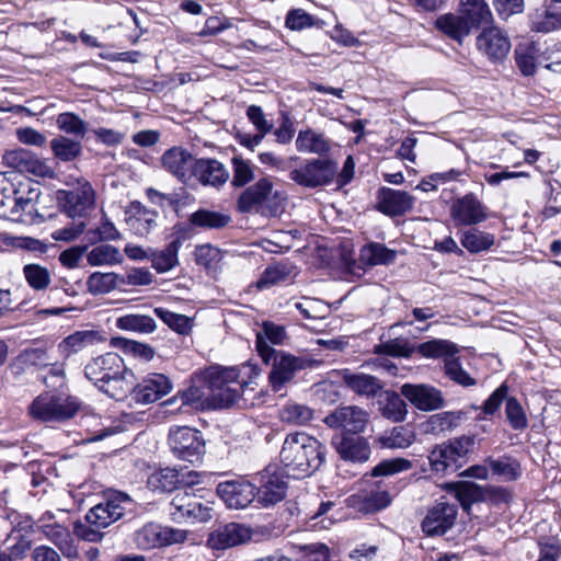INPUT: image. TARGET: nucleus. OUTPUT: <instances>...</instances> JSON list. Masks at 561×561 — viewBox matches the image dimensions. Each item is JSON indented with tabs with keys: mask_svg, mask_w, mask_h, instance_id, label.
I'll return each mask as SVG.
<instances>
[{
	"mask_svg": "<svg viewBox=\"0 0 561 561\" xmlns=\"http://www.w3.org/2000/svg\"><path fill=\"white\" fill-rule=\"evenodd\" d=\"M85 377L108 397L122 400L134 390V374L114 352L96 356L84 367Z\"/></svg>",
	"mask_w": 561,
	"mask_h": 561,
	"instance_id": "obj_1",
	"label": "nucleus"
},
{
	"mask_svg": "<svg viewBox=\"0 0 561 561\" xmlns=\"http://www.w3.org/2000/svg\"><path fill=\"white\" fill-rule=\"evenodd\" d=\"M134 502L131 497L123 492L114 491L107 493L103 500L94 505L85 514V523L75 524V535L89 542H100L104 534L102 529L107 528L131 511Z\"/></svg>",
	"mask_w": 561,
	"mask_h": 561,
	"instance_id": "obj_2",
	"label": "nucleus"
},
{
	"mask_svg": "<svg viewBox=\"0 0 561 561\" xmlns=\"http://www.w3.org/2000/svg\"><path fill=\"white\" fill-rule=\"evenodd\" d=\"M279 458L294 477H308L324 462L325 447L309 434L295 432L286 436Z\"/></svg>",
	"mask_w": 561,
	"mask_h": 561,
	"instance_id": "obj_3",
	"label": "nucleus"
},
{
	"mask_svg": "<svg viewBox=\"0 0 561 561\" xmlns=\"http://www.w3.org/2000/svg\"><path fill=\"white\" fill-rule=\"evenodd\" d=\"M474 445V436L461 435L436 444L428 453L430 469L437 476L455 473L467 462Z\"/></svg>",
	"mask_w": 561,
	"mask_h": 561,
	"instance_id": "obj_4",
	"label": "nucleus"
},
{
	"mask_svg": "<svg viewBox=\"0 0 561 561\" xmlns=\"http://www.w3.org/2000/svg\"><path fill=\"white\" fill-rule=\"evenodd\" d=\"M286 196L274 191L268 178H262L247 187L237 199V208L241 213H262L276 216L284 210Z\"/></svg>",
	"mask_w": 561,
	"mask_h": 561,
	"instance_id": "obj_5",
	"label": "nucleus"
},
{
	"mask_svg": "<svg viewBox=\"0 0 561 561\" xmlns=\"http://www.w3.org/2000/svg\"><path fill=\"white\" fill-rule=\"evenodd\" d=\"M80 409L81 402L73 396L44 392L33 400L28 412L42 422H62L73 417Z\"/></svg>",
	"mask_w": 561,
	"mask_h": 561,
	"instance_id": "obj_6",
	"label": "nucleus"
},
{
	"mask_svg": "<svg viewBox=\"0 0 561 561\" xmlns=\"http://www.w3.org/2000/svg\"><path fill=\"white\" fill-rule=\"evenodd\" d=\"M168 443L174 457L183 461L196 463L205 454V442L201 432L188 426L172 427Z\"/></svg>",
	"mask_w": 561,
	"mask_h": 561,
	"instance_id": "obj_7",
	"label": "nucleus"
},
{
	"mask_svg": "<svg viewBox=\"0 0 561 561\" xmlns=\"http://www.w3.org/2000/svg\"><path fill=\"white\" fill-rule=\"evenodd\" d=\"M337 171V164L329 159H311L289 173L291 181L304 187L314 188L330 184Z\"/></svg>",
	"mask_w": 561,
	"mask_h": 561,
	"instance_id": "obj_8",
	"label": "nucleus"
},
{
	"mask_svg": "<svg viewBox=\"0 0 561 561\" xmlns=\"http://www.w3.org/2000/svg\"><path fill=\"white\" fill-rule=\"evenodd\" d=\"M213 508L196 500L187 490L179 491L170 502L169 514L175 523H205L213 517Z\"/></svg>",
	"mask_w": 561,
	"mask_h": 561,
	"instance_id": "obj_9",
	"label": "nucleus"
},
{
	"mask_svg": "<svg viewBox=\"0 0 561 561\" xmlns=\"http://www.w3.org/2000/svg\"><path fill=\"white\" fill-rule=\"evenodd\" d=\"M311 364L312 360L302 356H295L283 351L274 353L268 364L272 366L268 375L272 390L280 391L286 383L294 379L297 371L311 367Z\"/></svg>",
	"mask_w": 561,
	"mask_h": 561,
	"instance_id": "obj_10",
	"label": "nucleus"
},
{
	"mask_svg": "<svg viewBox=\"0 0 561 561\" xmlns=\"http://www.w3.org/2000/svg\"><path fill=\"white\" fill-rule=\"evenodd\" d=\"M186 538L187 531L185 530L163 527L153 523L146 524L134 535L136 546L142 550L183 542Z\"/></svg>",
	"mask_w": 561,
	"mask_h": 561,
	"instance_id": "obj_11",
	"label": "nucleus"
},
{
	"mask_svg": "<svg viewBox=\"0 0 561 561\" xmlns=\"http://www.w3.org/2000/svg\"><path fill=\"white\" fill-rule=\"evenodd\" d=\"M324 423L331 428H340L345 434H360L369 423V413L357 405L336 408L324 417Z\"/></svg>",
	"mask_w": 561,
	"mask_h": 561,
	"instance_id": "obj_12",
	"label": "nucleus"
},
{
	"mask_svg": "<svg viewBox=\"0 0 561 561\" xmlns=\"http://www.w3.org/2000/svg\"><path fill=\"white\" fill-rule=\"evenodd\" d=\"M2 162L5 167L20 173H28L42 178H50L53 175L51 168L45 161L24 148L7 150L2 156Z\"/></svg>",
	"mask_w": 561,
	"mask_h": 561,
	"instance_id": "obj_13",
	"label": "nucleus"
},
{
	"mask_svg": "<svg viewBox=\"0 0 561 561\" xmlns=\"http://www.w3.org/2000/svg\"><path fill=\"white\" fill-rule=\"evenodd\" d=\"M196 159L187 149L172 147L161 156L160 160L164 171L183 184H192Z\"/></svg>",
	"mask_w": 561,
	"mask_h": 561,
	"instance_id": "obj_14",
	"label": "nucleus"
},
{
	"mask_svg": "<svg viewBox=\"0 0 561 561\" xmlns=\"http://www.w3.org/2000/svg\"><path fill=\"white\" fill-rule=\"evenodd\" d=\"M477 48L490 60H503L511 50V41L505 31L491 25L482 30L477 37Z\"/></svg>",
	"mask_w": 561,
	"mask_h": 561,
	"instance_id": "obj_15",
	"label": "nucleus"
},
{
	"mask_svg": "<svg viewBox=\"0 0 561 561\" xmlns=\"http://www.w3.org/2000/svg\"><path fill=\"white\" fill-rule=\"evenodd\" d=\"M216 491L227 507L233 510L245 508L256 496V486L243 479L221 482Z\"/></svg>",
	"mask_w": 561,
	"mask_h": 561,
	"instance_id": "obj_16",
	"label": "nucleus"
},
{
	"mask_svg": "<svg viewBox=\"0 0 561 561\" xmlns=\"http://www.w3.org/2000/svg\"><path fill=\"white\" fill-rule=\"evenodd\" d=\"M332 445L341 459L353 463L366 462L371 454L367 438L358 434L348 435L341 433L335 435Z\"/></svg>",
	"mask_w": 561,
	"mask_h": 561,
	"instance_id": "obj_17",
	"label": "nucleus"
},
{
	"mask_svg": "<svg viewBox=\"0 0 561 561\" xmlns=\"http://www.w3.org/2000/svg\"><path fill=\"white\" fill-rule=\"evenodd\" d=\"M450 217L458 226H471L488 218L486 207L472 193L457 198L450 208Z\"/></svg>",
	"mask_w": 561,
	"mask_h": 561,
	"instance_id": "obj_18",
	"label": "nucleus"
},
{
	"mask_svg": "<svg viewBox=\"0 0 561 561\" xmlns=\"http://www.w3.org/2000/svg\"><path fill=\"white\" fill-rule=\"evenodd\" d=\"M400 390L401 394L421 411H434L445 405L442 391L433 386L404 383Z\"/></svg>",
	"mask_w": 561,
	"mask_h": 561,
	"instance_id": "obj_19",
	"label": "nucleus"
},
{
	"mask_svg": "<svg viewBox=\"0 0 561 561\" xmlns=\"http://www.w3.org/2000/svg\"><path fill=\"white\" fill-rule=\"evenodd\" d=\"M456 516L455 505L439 501L428 510L422 522V530L427 536L444 535L454 525Z\"/></svg>",
	"mask_w": 561,
	"mask_h": 561,
	"instance_id": "obj_20",
	"label": "nucleus"
},
{
	"mask_svg": "<svg viewBox=\"0 0 561 561\" xmlns=\"http://www.w3.org/2000/svg\"><path fill=\"white\" fill-rule=\"evenodd\" d=\"M62 194L64 210L69 217H82L95 202L94 190L85 180H79L76 188Z\"/></svg>",
	"mask_w": 561,
	"mask_h": 561,
	"instance_id": "obj_21",
	"label": "nucleus"
},
{
	"mask_svg": "<svg viewBox=\"0 0 561 561\" xmlns=\"http://www.w3.org/2000/svg\"><path fill=\"white\" fill-rule=\"evenodd\" d=\"M229 179V172L225 165L213 158L196 159L192 174V183L205 186L219 187Z\"/></svg>",
	"mask_w": 561,
	"mask_h": 561,
	"instance_id": "obj_22",
	"label": "nucleus"
},
{
	"mask_svg": "<svg viewBox=\"0 0 561 561\" xmlns=\"http://www.w3.org/2000/svg\"><path fill=\"white\" fill-rule=\"evenodd\" d=\"M252 537V529L243 524L229 523L210 534L208 545L213 549L224 550L245 543Z\"/></svg>",
	"mask_w": 561,
	"mask_h": 561,
	"instance_id": "obj_23",
	"label": "nucleus"
},
{
	"mask_svg": "<svg viewBox=\"0 0 561 561\" xmlns=\"http://www.w3.org/2000/svg\"><path fill=\"white\" fill-rule=\"evenodd\" d=\"M287 332L283 325L271 321H264L261 330L256 333V351L264 364H270L272 356L277 351L270 344L282 345L287 340Z\"/></svg>",
	"mask_w": 561,
	"mask_h": 561,
	"instance_id": "obj_24",
	"label": "nucleus"
},
{
	"mask_svg": "<svg viewBox=\"0 0 561 561\" xmlns=\"http://www.w3.org/2000/svg\"><path fill=\"white\" fill-rule=\"evenodd\" d=\"M286 494V483L282 477L276 473L275 468H266L260 473V486L256 491L259 501L264 506H270L280 502Z\"/></svg>",
	"mask_w": 561,
	"mask_h": 561,
	"instance_id": "obj_25",
	"label": "nucleus"
},
{
	"mask_svg": "<svg viewBox=\"0 0 561 561\" xmlns=\"http://www.w3.org/2000/svg\"><path fill=\"white\" fill-rule=\"evenodd\" d=\"M172 389V382L163 374H149L135 389V400L142 404L156 402L168 394Z\"/></svg>",
	"mask_w": 561,
	"mask_h": 561,
	"instance_id": "obj_26",
	"label": "nucleus"
},
{
	"mask_svg": "<svg viewBox=\"0 0 561 561\" xmlns=\"http://www.w3.org/2000/svg\"><path fill=\"white\" fill-rule=\"evenodd\" d=\"M295 146L298 152L317 154L320 157L327 156L334 147V142L323 133L312 128L299 130Z\"/></svg>",
	"mask_w": 561,
	"mask_h": 561,
	"instance_id": "obj_27",
	"label": "nucleus"
},
{
	"mask_svg": "<svg viewBox=\"0 0 561 561\" xmlns=\"http://www.w3.org/2000/svg\"><path fill=\"white\" fill-rule=\"evenodd\" d=\"M414 198L404 191L383 187L379 192L378 209L389 216H400L411 210Z\"/></svg>",
	"mask_w": 561,
	"mask_h": 561,
	"instance_id": "obj_28",
	"label": "nucleus"
},
{
	"mask_svg": "<svg viewBox=\"0 0 561 561\" xmlns=\"http://www.w3.org/2000/svg\"><path fill=\"white\" fill-rule=\"evenodd\" d=\"M205 391L196 386L178 392L171 399L162 404L167 408V413H188L204 405Z\"/></svg>",
	"mask_w": 561,
	"mask_h": 561,
	"instance_id": "obj_29",
	"label": "nucleus"
},
{
	"mask_svg": "<svg viewBox=\"0 0 561 561\" xmlns=\"http://www.w3.org/2000/svg\"><path fill=\"white\" fill-rule=\"evenodd\" d=\"M463 417L461 411H445L430 415L420 424L421 432L425 435L438 436L454 431Z\"/></svg>",
	"mask_w": 561,
	"mask_h": 561,
	"instance_id": "obj_30",
	"label": "nucleus"
},
{
	"mask_svg": "<svg viewBox=\"0 0 561 561\" xmlns=\"http://www.w3.org/2000/svg\"><path fill=\"white\" fill-rule=\"evenodd\" d=\"M127 213V226L138 237L148 236L157 226L158 213L147 209L139 203L131 204Z\"/></svg>",
	"mask_w": 561,
	"mask_h": 561,
	"instance_id": "obj_31",
	"label": "nucleus"
},
{
	"mask_svg": "<svg viewBox=\"0 0 561 561\" xmlns=\"http://www.w3.org/2000/svg\"><path fill=\"white\" fill-rule=\"evenodd\" d=\"M102 341L99 332L93 330L76 331L66 336L58 344V352L64 358H69L84 348L95 345Z\"/></svg>",
	"mask_w": 561,
	"mask_h": 561,
	"instance_id": "obj_32",
	"label": "nucleus"
},
{
	"mask_svg": "<svg viewBox=\"0 0 561 561\" xmlns=\"http://www.w3.org/2000/svg\"><path fill=\"white\" fill-rule=\"evenodd\" d=\"M460 13L471 30L493 22V13L485 0L461 1Z\"/></svg>",
	"mask_w": 561,
	"mask_h": 561,
	"instance_id": "obj_33",
	"label": "nucleus"
},
{
	"mask_svg": "<svg viewBox=\"0 0 561 561\" xmlns=\"http://www.w3.org/2000/svg\"><path fill=\"white\" fill-rule=\"evenodd\" d=\"M448 490L454 492L455 497L466 512H469L472 504L485 501V488L473 482L450 483Z\"/></svg>",
	"mask_w": 561,
	"mask_h": 561,
	"instance_id": "obj_34",
	"label": "nucleus"
},
{
	"mask_svg": "<svg viewBox=\"0 0 561 561\" xmlns=\"http://www.w3.org/2000/svg\"><path fill=\"white\" fill-rule=\"evenodd\" d=\"M435 26L443 34L448 36L449 38L461 43L462 39L468 36L471 32V28L465 21L461 13H446L438 16L435 21Z\"/></svg>",
	"mask_w": 561,
	"mask_h": 561,
	"instance_id": "obj_35",
	"label": "nucleus"
},
{
	"mask_svg": "<svg viewBox=\"0 0 561 561\" xmlns=\"http://www.w3.org/2000/svg\"><path fill=\"white\" fill-rule=\"evenodd\" d=\"M37 531L55 543L67 558L77 557V549L71 543L70 533L64 525L58 522L50 525H42Z\"/></svg>",
	"mask_w": 561,
	"mask_h": 561,
	"instance_id": "obj_36",
	"label": "nucleus"
},
{
	"mask_svg": "<svg viewBox=\"0 0 561 561\" xmlns=\"http://www.w3.org/2000/svg\"><path fill=\"white\" fill-rule=\"evenodd\" d=\"M343 381L348 388L360 396L374 397L382 388L380 381L370 375L363 373H344Z\"/></svg>",
	"mask_w": 561,
	"mask_h": 561,
	"instance_id": "obj_37",
	"label": "nucleus"
},
{
	"mask_svg": "<svg viewBox=\"0 0 561 561\" xmlns=\"http://www.w3.org/2000/svg\"><path fill=\"white\" fill-rule=\"evenodd\" d=\"M458 351V346L455 343L443 339H434L423 342L415 347V352L422 357L433 359L443 358L444 362L446 358L455 356Z\"/></svg>",
	"mask_w": 561,
	"mask_h": 561,
	"instance_id": "obj_38",
	"label": "nucleus"
},
{
	"mask_svg": "<svg viewBox=\"0 0 561 561\" xmlns=\"http://www.w3.org/2000/svg\"><path fill=\"white\" fill-rule=\"evenodd\" d=\"M115 325L119 330L142 334L152 333L157 329V324L153 318L146 314L136 313L118 317L115 321Z\"/></svg>",
	"mask_w": 561,
	"mask_h": 561,
	"instance_id": "obj_39",
	"label": "nucleus"
},
{
	"mask_svg": "<svg viewBox=\"0 0 561 561\" xmlns=\"http://www.w3.org/2000/svg\"><path fill=\"white\" fill-rule=\"evenodd\" d=\"M359 259L364 264L370 266L390 264L396 259V251L381 243L371 242L360 249Z\"/></svg>",
	"mask_w": 561,
	"mask_h": 561,
	"instance_id": "obj_40",
	"label": "nucleus"
},
{
	"mask_svg": "<svg viewBox=\"0 0 561 561\" xmlns=\"http://www.w3.org/2000/svg\"><path fill=\"white\" fill-rule=\"evenodd\" d=\"M118 287L119 274L114 272H94L87 279V289L92 295L107 294Z\"/></svg>",
	"mask_w": 561,
	"mask_h": 561,
	"instance_id": "obj_41",
	"label": "nucleus"
},
{
	"mask_svg": "<svg viewBox=\"0 0 561 561\" xmlns=\"http://www.w3.org/2000/svg\"><path fill=\"white\" fill-rule=\"evenodd\" d=\"M122 261L119 250L111 244L96 245L87 254V262L91 266L115 265Z\"/></svg>",
	"mask_w": 561,
	"mask_h": 561,
	"instance_id": "obj_42",
	"label": "nucleus"
},
{
	"mask_svg": "<svg viewBox=\"0 0 561 561\" xmlns=\"http://www.w3.org/2000/svg\"><path fill=\"white\" fill-rule=\"evenodd\" d=\"M181 248V241L179 239L170 242L167 248L159 252H153L150 256L152 267L158 273H165L178 265V253Z\"/></svg>",
	"mask_w": 561,
	"mask_h": 561,
	"instance_id": "obj_43",
	"label": "nucleus"
},
{
	"mask_svg": "<svg viewBox=\"0 0 561 561\" xmlns=\"http://www.w3.org/2000/svg\"><path fill=\"white\" fill-rule=\"evenodd\" d=\"M494 234L478 229H469L460 238L462 247L470 253L485 251L494 244Z\"/></svg>",
	"mask_w": 561,
	"mask_h": 561,
	"instance_id": "obj_44",
	"label": "nucleus"
},
{
	"mask_svg": "<svg viewBox=\"0 0 561 561\" xmlns=\"http://www.w3.org/2000/svg\"><path fill=\"white\" fill-rule=\"evenodd\" d=\"M50 148L54 156L61 161H72L82 152L80 140H75L66 136H57L50 141Z\"/></svg>",
	"mask_w": 561,
	"mask_h": 561,
	"instance_id": "obj_45",
	"label": "nucleus"
},
{
	"mask_svg": "<svg viewBox=\"0 0 561 561\" xmlns=\"http://www.w3.org/2000/svg\"><path fill=\"white\" fill-rule=\"evenodd\" d=\"M148 485L154 491L171 492L180 485V472L173 468H163L152 472Z\"/></svg>",
	"mask_w": 561,
	"mask_h": 561,
	"instance_id": "obj_46",
	"label": "nucleus"
},
{
	"mask_svg": "<svg viewBox=\"0 0 561 561\" xmlns=\"http://www.w3.org/2000/svg\"><path fill=\"white\" fill-rule=\"evenodd\" d=\"M381 414L392 422H402L408 414L407 403L394 391H386L381 407Z\"/></svg>",
	"mask_w": 561,
	"mask_h": 561,
	"instance_id": "obj_47",
	"label": "nucleus"
},
{
	"mask_svg": "<svg viewBox=\"0 0 561 561\" xmlns=\"http://www.w3.org/2000/svg\"><path fill=\"white\" fill-rule=\"evenodd\" d=\"M485 462L493 474L501 477L505 481H514L522 474L519 462L511 457H501L497 459L489 457Z\"/></svg>",
	"mask_w": 561,
	"mask_h": 561,
	"instance_id": "obj_48",
	"label": "nucleus"
},
{
	"mask_svg": "<svg viewBox=\"0 0 561 561\" xmlns=\"http://www.w3.org/2000/svg\"><path fill=\"white\" fill-rule=\"evenodd\" d=\"M530 27L535 32L549 33L561 28V10L537 11L531 18Z\"/></svg>",
	"mask_w": 561,
	"mask_h": 561,
	"instance_id": "obj_49",
	"label": "nucleus"
},
{
	"mask_svg": "<svg viewBox=\"0 0 561 561\" xmlns=\"http://www.w3.org/2000/svg\"><path fill=\"white\" fill-rule=\"evenodd\" d=\"M313 416V411L306 404L289 402L279 410V419L290 425H305Z\"/></svg>",
	"mask_w": 561,
	"mask_h": 561,
	"instance_id": "obj_50",
	"label": "nucleus"
},
{
	"mask_svg": "<svg viewBox=\"0 0 561 561\" xmlns=\"http://www.w3.org/2000/svg\"><path fill=\"white\" fill-rule=\"evenodd\" d=\"M192 225L205 229H218L227 226L230 217L219 211L199 209L191 215Z\"/></svg>",
	"mask_w": 561,
	"mask_h": 561,
	"instance_id": "obj_51",
	"label": "nucleus"
},
{
	"mask_svg": "<svg viewBox=\"0 0 561 561\" xmlns=\"http://www.w3.org/2000/svg\"><path fill=\"white\" fill-rule=\"evenodd\" d=\"M2 203L8 204L9 209H4L1 213V216L14 221L22 220L23 214H31L34 208V202L32 201V198L19 196L18 192H14L13 196H5L4 198H2Z\"/></svg>",
	"mask_w": 561,
	"mask_h": 561,
	"instance_id": "obj_52",
	"label": "nucleus"
},
{
	"mask_svg": "<svg viewBox=\"0 0 561 561\" xmlns=\"http://www.w3.org/2000/svg\"><path fill=\"white\" fill-rule=\"evenodd\" d=\"M232 181L234 187H242L252 182L255 178V165L240 156L231 159Z\"/></svg>",
	"mask_w": 561,
	"mask_h": 561,
	"instance_id": "obj_53",
	"label": "nucleus"
},
{
	"mask_svg": "<svg viewBox=\"0 0 561 561\" xmlns=\"http://www.w3.org/2000/svg\"><path fill=\"white\" fill-rule=\"evenodd\" d=\"M156 316L161 319L171 330L179 334H188L192 330V319L187 316L175 313L162 307L154 308Z\"/></svg>",
	"mask_w": 561,
	"mask_h": 561,
	"instance_id": "obj_54",
	"label": "nucleus"
},
{
	"mask_svg": "<svg viewBox=\"0 0 561 561\" xmlns=\"http://www.w3.org/2000/svg\"><path fill=\"white\" fill-rule=\"evenodd\" d=\"M57 127L66 134L83 138L88 131L87 123L77 114L65 112L57 116Z\"/></svg>",
	"mask_w": 561,
	"mask_h": 561,
	"instance_id": "obj_55",
	"label": "nucleus"
},
{
	"mask_svg": "<svg viewBox=\"0 0 561 561\" xmlns=\"http://www.w3.org/2000/svg\"><path fill=\"white\" fill-rule=\"evenodd\" d=\"M414 440V433L405 426H396L380 438L381 445L387 448H408Z\"/></svg>",
	"mask_w": 561,
	"mask_h": 561,
	"instance_id": "obj_56",
	"label": "nucleus"
},
{
	"mask_svg": "<svg viewBox=\"0 0 561 561\" xmlns=\"http://www.w3.org/2000/svg\"><path fill=\"white\" fill-rule=\"evenodd\" d=\"M210 399L214 408H227L236 402L239 397L240 387L224 383L216 387L209 383Z\"/></svg>",
	"mask_w": 561,
	"mask_h": 561,
	"instance_id": "obj_57",
	"label": "nucleus"
},
{
	"mask_svg": "<svg viewBox=\"0 0 561 561\" xmlns=\"http://www.w3.org/2000/svg\"><path fill=\"white\" fill-rule=\"evenodd\" d=\"M23 274L27 284L34 290H44L49 286L51 282L49 271L38 264H26L23 267Z\"/></svg>",
	"mask_w": 561,
	"mask_h": 561,
	"instance_id": "obj_58",
	"label": "nucleus"
},
{
	"mask_svg": "<svg viewBox=\"0 0 561 561\" xmlns=\"http://www.w3.org/2000/svg\"><path fill=\"white\" fill-rule=\"evenodd\" d=\"M375 354L378 355H390L394 357H410L413 353V348L409 342L403 337H397L382 342L374 347Z\"/></svg>",
	"mask_w": 561,
	"mask_h": 561,
	"instance_id": "obj_59",
	"label": "nucleus"
},
{
	"mask_svg": "<svg viewBox=\"0 0 561 561\" xmlns=\"http://www.w3.org/2000/svg\"><path fill=\"white\" fill-rule=\"evenodd\" d=\"M505 414L510 425L515 431H523L528 426L526 413L516 398L506 399Z\"/></svg>",
	"mask_w": 561,
	"mask_h": 561,
	"instance_id": "obj_60",
	"label": "nucleus"
},
{
	"mask_svg": "<svg viewBox=\"0 0 561 561\" xmlns=\"http://www.w3.org/2000/svg\"><path fill=\"white\" fill-rule=\"evenodd\" d=\"M194 254L196 264L205 267L207 271H215L222 259L221 251L210 244L196 247Z\"/></svg>",
	"mask_w": 561,
	"mask_h": 561,
	"instance_id": "obj_61",
	"label": "nucleus"
},
{
	"mask_svg": "<svg viewBox=\"0 0 561 561\" xmlns=\"http://www.w3.org/2000/svg\"><path fill=\"white\" fill-rule=\"evenodd\" d=\"M85 237L90 243L94 244L101 241L117 240L121 238V233L115 225L104 217L99 227L87 231Z\"/></svg>",
	"mask_w": 561,
	"mask_h": 561,
	"instance_id": "obj_62",
	"label": "nucleus"
},
{
	"mask_svg": "<svg viewBox=\"0 0 561 561\" xmlns=\"http://www.w3.org/2000/svg\"><path fill=\"white\" fill-rule=\"evenodd\" d=\"M411 468L412 462L405 458L386 459L373 468L371 476L388 477L410 470Z\"/></svg>",
	"mask_w": 561,
	"mask_h": 561,
	"instance_id": "obj_63",
	"label": "nucleus"
},
{
	"mask_svg": "<svg viewBox=\"0 0 561 561\" xmlns=\"http://www.w3.org/2000/svg\"><path fill=\"white\" fill-rule=\"evenodd\" d=\"M445 374L455 382L463 387H470L476 380L461 367L458 358L451 356L444 363Z\"/></svg>",
	"mask_w": 561,
	"mask_h": 561,
	"instance_id": "obj_64",
	"label": "nucleus"
}]
</instances>
